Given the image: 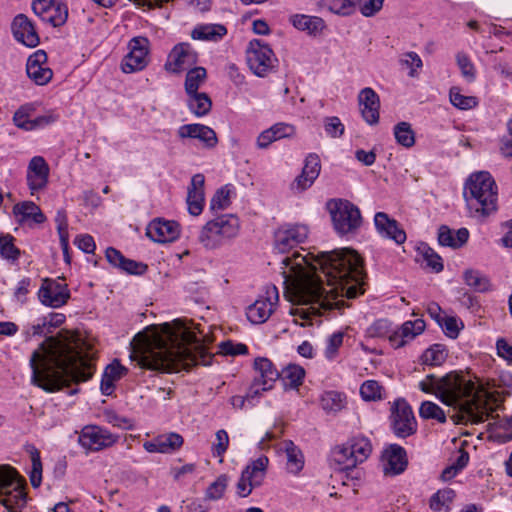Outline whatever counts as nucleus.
I'll return each mask as SVG.
<instances>
[{
	"mask_svg": "<svg viewBox=\"0 0 512 512\" xmlns=\"http://www.w3.org/2000/svg\"><path fill=\"white\" fill-rule=\"evenodd\" d=\"M177 132L180 138L198 139L207 148L215 147L218 142L215 131L203 124H185L180 126Z\"/></svg>",
	"mask_w": 512,
	"mask_h": 512,
	"instance_id": "cd10ccee",
	"label": "nucleus"
},
{
	"mask_svg": "<svg viewBox=\"0 0 512 512\" xmlns=\"http://www.w3.org/2000/svg\"><path fill=\"white\" fill-rule=\"evenodd\" d=\"M447 357L445 348L440 344H434L422 354V362L430 366L441 365Z\"/></svg>",
	"mask_w": 512,
	"mask_h": 512,
	"instance_id": "09e8293b",
	"label": "nucleus"
},
{
	"mask_svg": "<svg viewBox=\"0 0 512 512\" xmlns=\"http://www.w3.org/2000/svg\"><path fill=\"white\" fill-rule=\"evenodd\" d=\"M254 369L258 373V376L254 378L249 387L248 398H256L260 396L262 392L271 390L276 380L280 377V373L268 358H256L254 361Z\"/></svg>",
	"mask_w": 512,
	"mask_h": 512,
	"instance_id": "f8f14e48",
	"label": "nucleus"
},
{
	"mask_svg": "<svg viewBox=\"0 0 512 512\" xmlns=\"http://www.w3.org/2000/svg\"><path fill=\"white\" fill-rule=\"evenodd\" d=\"M335 231L340 235L356 232L362 224L359 208L344 199H331L327 203Z\"/></svg>",
	"mask_w": 512,
	"mask_h": 512,
	"instance_id": "6e6552de",
	"label": "nucleus"
},
{
	"mask_svg": "<svg viewBox=\"0 0 512 512\" xmlns=\"http://www.w3.org/2000/svg\"><path fill=\"white\" fill-rule=\"evenodd\" d=\"M220 353L222 355H245L248 353V347L243 343H234L231 340L223 341L219 344Z\"/></svg>",
	"mask_w": 512,
	"mask_h": 512,
	"instance_id": "69168bd1",
	"label": "nucleus"
},
{
	"mask_svg": "<svg viewBox=\"0 0 512 512\" xmlns=\"http://www.w3.org/2000/svg\"><path fill=\"white\" fill-rule=\"evenodd\" d=\"M233 189L230 185H225L218 189L210 201L212 211H220L228 208L231 204V194Z\"/></svg>",
	"mask_w": 512,
	"mask_h": 512,
	"instance_id": "49530a36",
	"label": "nucleus"
},
{
	"mask_svg": "<svg viewBox=\"0 0 512 512\" xmlns=\"http://www.w3.org/2000/svg\"><path fill=\"white\" fill-rule=\"evenodd\" d=\"M469 215L481 219L497 210V185L488 172L472 174L463 192Z\"/></svg>",
	"mask_w": 512,
	"mask_h": 512,
	"instance_id": "39448f33",
	"label": "nucleus"
},
{
	"mask_svg": "<svg viewBox=\"0 0 512 512\" xmlns=\"http://www.w3.org/2000/svg\"><path fill=\"white\" fill-rule=\"evenodd\" d=\"M390 419L392 430L397 437L406 438L416 432L417 423L406 400L399 398L393 402Z\"/></svg>",
	"mask_w": 512,
	"mask_h": 512,
	"instance_id": "9b49d317",
	"label": "nucleus"
},
{
	"mask_svg": "<svg viewBox=\"0 0 512 512\" xmlns=\"http://www.w3.org/2000/svg\"><path fill=\"white\" fill-rule=\"evenodd\" d=\"M188 95V107L197 117L207 115L212 107V101L206 93H192Z\"/></svg>",
	"mask_w": 512,
	"mask_h": 512,
	"instance_id": "ea45409f",
	"label": "nucleus"
},
{
	"mask_svg": "<svg viewBox=\"0 0 512 512\" xmlns=\"http://www.w3.org/2000/svg\"><path fill=\"white\" fill-rule=\"evenodd\" d=\"M372 446L368 438L363 436L353 437L344 445L335 448L334 459L344 469L356 467L364 462L371 454Z\"/></svg>",
	"mask_w": 512,
	"mask_h": 512,
	"instance_id": "1a4fd4ad",
	"label": "nucleus"
},
{
	"mask_svg": "<svg viewBox=\"0 0 512 512\" xmlns=\"http://www.w3.org/2000/svg\"><path fill=\"white\" fill-rule=\"evenodd\" d=\"M204 183L205 178L203 174H195L191 178V183L188 187L187 205L189 213L193 216H198L203 211L205 201Z\"/></svg>",
	"mask_w": 512,
	"mask_h": 512,
	"instance_id": "c85d7f7f",
	"label": "nucleus"
},
{
	"mask_svg": "<svg viewBox=\"0 0 512 512\" xmlns=\"http://www.w3.org/2000/svg\"><path fill=\"white\" fill-rule=\"evenodd\" d=\"M26 73L36 85H46L52 79L53 72L47 66V54L44 50H37L28 57Z\"/></svg>",
	"mask_w": 512,
	"mask_h": 512,
	"instance_id": "412c9836",
	"label": "nucleus"
},
{
	"mask_svg": "<svg viewBox=\"0 0 512 512\" xmlns=\"http://www.w3.org/2000/svg\"><path fill=\"white\" fill-rule=\"evenodd\" d=\"M382 386L375 380H367L360 387V394L366 401L381 399Z\"/></svg>",
	"mask_w": 512,
	"mask_h": 512,
	"instance_id": "bf43d9fd",
	"label": "nucleus"
},
{
	"mask_svg": "<svg viewBox=\"0 0 512 512\" xmlns=\"http://www.w3.org/2000/svg\"><path fill=\"white\" fill-rule=\"evenodd\" d=\"M229 445V436L224 429H220L215 434V442L212 446V454L215 457H222L227 451Z\"/></svg>",
	"mask_w": 512,
	"mask_h": 512,
	"instance_id": "e2e57ef3",
	"label": "nucleus"
},
{
	"mask_svg": "<svg viewBox=\"0 0 512 512\" xmlns=\"http://www.w3.org/2000/svg\"><path fill=\"white\" fill-rule=\"evenodd\" d=\"M105 256L107 261L114 267L130 274L141 275L146 272L147 265L124 257L117 249L109 247L106 249Z\"/></svg>",
	"mask_w": 512,
	"mask_h": 512,
	"instance_id": "c756f323",
	"label": "nucleus"
},
{
	"mask_svg": "<svg viewBox=\"0 0 512 512\" xmlns=\"http://www.w3.org/2000/svg\"><path fill=\"white\" fill-rule=\"evenodd\" d=\"M309 255L294 251L282 259L285 296L290 301L310 304L318 313H342L348 307L343 297L354 299L364 293L366 274L356 251L344 248L321 252L312 259Z\"/></svg>",
	"mask_w": 512,
	"mask_h": 512,
	"instance_id": "f257e3e1",
	"label": "nucleus"
},
{
	"mask_svg": "<svg viewBox=\"0 0 512 512\" xmlns=\"http://www.w3.org/2000/svg\"><path fill=\"white\" fill-rule=\"evenodd\" d=\"M469 238V231L466 228H460L455 233L449 227L442 225L438 231V242L442 246L459 248L464 245Z\"/></svg>",
	"mask_w": 512,
	"mask_h": 512,
	"instance_id": "f704fd0d",
	"label": "nucleus"
},
{
	"mask_svg": "<svg viewBox=\"0 0 512 512\" xmlns=\"http://www.w3.org/2000/svg\"><path fill=\"white\" fill-rule=\"evenodd\" d=\"M50 168L42 156H34L28 163L26 181L31 195L46 188Z\"/></svg>",
	"mask_w": 512,
	"mask_h": 512,
	"instance_id": "6ab92c4d",
	"label": "nucleus"
},
{
	"mask_svg": "<svg viewBox=\"0 0 512 512\" xmlns=\"http://www.w3.org/2000/svg\"><path fill=\"white\" fill-rule=\"evenodd\" d=\"M455 492L451 489L439 490L430 499V508L434 511H440L442 507L447 506L453 501Z\"/></svg>",
	"mask_w": 512,
	"mask_h": 512,
	"instance_id": "4d7b16f0",
	"label": "nucleus"
},
{
	"mask_svg": "<svg viewBox=\"0 0 512 512\" xmlns=\"http://www.w3.org/2000/svg\"><path fill=\"white\" fill-rule=\"evenodd\" d=\"M307 237V226L284 225L274 234V247L279 253H288L303 243Z\"/></svg>",
	"mask_w": 512,
	"mask_h": 512,
	"instance_id": "f3484780",
	"label": "nucleus"
},
{
	"mask_svg": "<svg viewBox=\"0 0 512 512\" xmlns=\"http://www.w3.org/2000/svg\"><path fill=\"white\" fill-rule=\"evenodd\" d=\"M228 485V477L225 474L220 475L213 483H211L205 492V499L219 500L223 497Z\"/></svg>",
	"mask_w": 512,
	"mask_h": 512,
	"instance_id": "864d4df0",
	"label": "nucleus"
},
{
	"mask_svg": "<svg viewBox=\"0 0 512 512\" xmlns=\"http://www.w3.org/2000/svg\"><path fill=\"white\" fill-rule=\"evenodd\" d=\"M420 417L423 419H434L440 423L446 422V415L440 406L431 401H424L419 409Z\"/></svg>",
	"mask_w": 512,
	"mask_h": 512,
	"instance_id": "8fccbe9b",
	"label": "nucleus"
},
{
	"mask_svg": "<svg viewBox=\"0 0 512 512\" xmlns=\"http://www.w3.org/2000/svg\"><path fill=\"white\" fill-rule=\"evenodd\" d=\"M425 329V322L422 319H416L414 321H406L399 328V331L402 333L408 341L414 339L417 335L421 334Z\"/></svg>",
	"mask_w": 512,
	"mask_h": 512,
	"instance_id": "052dcab7",
	"label": "nucleus"
},
{
	"mask_svg": "<svg viewBox=\"0 0 512 512\" xmlns=\"http://www.w3.org/2000/svg\"><path fill=\"white\" fill-rule=\"evenodd\" d=\"M26 452L30 455L32 469L30 471V482L34 488H38L42 482V462L39 450L32 444L26 445Z\"/></svg>",
	"mask_w": 512,
	"mask_h": 512,
	"instance_id": "a19ab883",
	"label": "nucleus"
},
{
	"mask_svg": "<svg viewBox=\"0 0 512 512\" xmlns=\"http://www.w3.org/2000/svg\"><path fill=\"white\" fill-rule=\"evenodd\" d=\"M33 104H25L22 105L13 115L14 124L25 131L34 130V126L32 125V119H30V115L34 112Z\"/></svg>",
	"mask_w": 512,
	"mask_h": 512,
	"instance_id": "de8ad7c7",
	"label": "nucleus"
},
{
	"mask_svg": "<svg viewBox=\"0 0 512 512\" xmlns=\"http://www.w3.org/2000/svg\"><path fill=\"white\" fill-rule=\"evenodd\" d=\"M197 61L198 55L191 44L182 42L176 44L170 51L164 68L168 72L179 74L189 66L196 64Z\"/></svg>",
	"mask_w": 512,
	"mask_h": 512,
	"instance_id": "a211bd4d",
	"label": "nucleus"
},
{
	"mask_svg": "<svg viewBox=\"0 0 512 512\" xmlns=\"http://www.w3.org/2000/svg\"><path fill=\"white\" fill-rule=\"evenodd\" d=\"M283 449L287 456L288 471L294 474L299 473L304 466L303 453L291 440L283 442Z\"/></svg>",
	"mask_w": 512,
	"mask_h": 512,
	"instance_id": "4c0bfd02",
	"label": "nucleus"
},
{
	"mask_svg": "<svg viewBox=\"0 0 512 512\" xmlns=\"http://www.w3.org/2000/svg\"><path fill=\"white\" fill-rule=\"evenodd\" d=\"M206 78L207 72L204 67L198 66L190 69L186 74L184 83L186 94L197 93Z\"/></svg>",
	"mask_w": 512,
	"mask_h": 512,
	"instance_id": "37998d69",
	"label": "nucleus"
},
{
	"mask_svg": "<svg viewBox=\"0 0 512 512\" xmlns=\"http://www.w3.org/2000/svg\"><path fill=\"white\" fill-rule=\"evenodd\" d=\"M42 304L53 308H59L66 304L70 298L67 285L56 281L45 279L38 292Z\"/></svg>",
	"mask_w": 512,
	"mask_h": 512,
	"instance_id": "aec40b11",
	"label": "nucleus"
},
{
	"mask_svg": "<svg viewBox=\"0 0 512 512\" xmlns=\"http://www.w3.org/2000/svg\"><path fill=\"white\" fill-rule=\"evenodd\" d=\"M374 224L377 232L382 237L391 239L397 244H402L406 241L405 231L395 219L390 218L386 213L377 212L374 216Z\"/></svg>",
	"mask_w": 512,
	"mask_h": 512,
	"instance_id": "a878e982",
	"label": "nucleus"
},
{
	"mask_svg": "<svg viewBox=\"0 0 512 512\" xmlns=\"http://www.w3.org/2000/svg\"><path fill=\"white\" fill-rule=\"evenodd\" d=\"M227 34V28L222 24H200L191 32L195 40L218 42Z\"/></svg>",
	"mask_w": 512,
	"mask_h": 512,
	"instance_id": "72a5a7b5",
	"label": "nucleus"
},
{
	"mask_svg": "<svg viewBox=\"0 0 512 512\" xmlns=\"http://www.w3.org/2000/svg\"><path fill=\"white\" fill-rule=\"evenodd\" d=\"M13 213L20 223L32 220L36 224L45 222L46 217L41 209L32 201H23L13 207Z\"/></svg>",
	"mask_w": 512,
	"mask_h": 512,
	"instance_id": "473e14b6",
	"label": "nucleus"
},
{
	"mask_svg": "<svg viewBox=\"0 0 512 512\" xmlns=\"http://www.w3.org/2000/svg\"><path fill=\"white\" fill-rule=\"evenodd\" d=\"M325 132L333 138L340 137L343 135L345 127L336 116L326 117L324 119Z\"/></svg>",
	"mask_w": 512,
	"mask_h": 512,
	"instance_id": "338daca9",
	"label": "nucleus"
},
{
	"mask_svg": "<svg viewBox=\"0 0 512 512\" xmlns=\"http://www.w3.org/2000/svg\"><path fill=\"white\" fill-rule=\"evenodd\" d=\"M269 129L272 132L275 141L284 138H291L295 135L296 132L295 127L293 125L282 122L272 125Z\"/></svg>",
	"mask_w": 512,
	"mask_h": 512,
	"instance_id": "774afa93",
	"label": "nucleus"
},
{
	"mask_svg": "<svg viewBox=\"0 0 512 512\" xmlns=\"http://www.w3.org/2000/svg\"><path fill=\"white\" fill-rule=\"evenodd\" d=\"M280 376H282L285 389H298L303 383L305 370L299 365L289 364L283 369Z\"/></svg>",
	"mask_w": 512,
	"mask_h": 512,
	"instance_id": "58836bf2",
	"label": "nucleus"
},
{
	"mask_svg": "<svg viewBox=\"0 0 512 512\" xmlns=\"http://www.w3.org/2000/svg\"><path fill=\"white\" fill-rule=\"evenodd\" d=\"M26 481L10 466H0V503L8 512H23L27 504Z\"/></svg>",
	"mask_w": 512,
	"mask_h": 512,
	"instance_id": "0eeeda50",
	"label": "nucleus"
},
{
	"mask_svg": "<svg viewBox=\"0 0 512 512\" xmlns=\"http://www.w3.org/2000/svg\"><path fill=\"white\" fill-rule=\"evenodd\" d=\"M382 457L387 462L385 470L392 474L402 473L407 466L406 451L398 444L386 447Z\"/></svg>",
	"mask_w": 512,
	"mask_h": 512,
	"instance_id": "7c9ffc66",
	"label": "nucleus"
},
{
	"mask_svg": "<svg viewBox=\"0 0 512 512\" xmlns=\"http://www.w3.org/2000/svg\"><path fill=\"white\" fill-rule=\"evenodd\" d=\"M384 0H357V7L365 17L376 15L383 7Z\"/></svg>",
	"mask_w": 512,
	"mask_h": 512,
	"instance_id": "0e129e2a",
	"label": "nucleus"
},
{
	"mask_svg": "<svg viewBox=\"0 0 512 512\" xmlns=\"http://www.w3.org/2000/svg\"><path fill=\"white\" fill-rule=\"evenodd\" d=\"M146 235L157 243L173 242L180 235L179 224L176 221L157 218L148 224Z\"/></svg>",
	"mask_w": 512,
	"mask_h": 512,
	"instance_id": "4be33fe9",
	"label": "nucleus"
},
{
	"mask_svg": "<svg viewBox=\"0 0 512 512\" xmlns=\"http://www.w3.org/2000/svg\"><path fill=\"white\" fill-rule=\"evenodd\" d=\"M321 407L326 412H339L346 404V397L337 391H326L321 395Z\"/></svg>",
	"mask_w": 512,
	"mask_h": 512,
	"instance_id": "79ce46f5",
	"label": "nucleus"
},
{
	"mask_svg": "<svg viewBox=\"0 0 512 512\" xmlns=\"http://www.w3.org/2000/svg\"><path fill=\"white\" fill-rule=\"evenodd\" d=\"M418 250L423 256L427 267H430L437 273L443 270L442 258L432 248L423 244Z\"/></svg>",
	"mask_w": 512,
	"mask_h": 512,
	"instance_id": "5fc2aeb1",
	"label": "nucleus"
},
{
	"mask_svg": "<svg viewBox=\"0 0 512 512\" xmlns=\"http://www.w3.org/2000/svg\"><path fill=\"white\" fill-rule=\"evenodd\" d=\"M33 12L52 27L63 26L68 19V7L58 0H33Z\"/></svg>",
	"mask_w": 512,
	"mask_h": 512,
	"instance_id": "4468645a",
	"label": "nucleus"
},
{
	"mask_svg": "<svg viewBox=\"0 0 512 512\" xmlns=\"http://www.w3.org/2000/svg\"><path fill=\"white\" fill-rule=\"evenodd\" d=\"M55 222L57 225V231L59 234L60 244L62 250L66 252L67 248H69V233H68V221L66 212L64 210H59L55 217Z\"/></svg>",
	"mask_w": 512,
	"mask_h": 512,
	"instance_id": "6e6d98bb",
	"label": "nucleus"
},
{
	"mask_svg": "<svg viewBox=\"0 0 512 512\" xmlns=\"http://www.w3.org/2000/svg\"><path fill=\"white\" fill-rule=\"evenodd\" d=\"M279 301V292L276 286L266 287L265 297H260L251 304L246 311L248 320L253 324L266 322Z\"/></svg>",
	"mask_w": 512,
	"mask_h": 512,
	"instance_id": "2eb2a0df",
	"label": "nucleus"
},
{
	"mask_svg": "<svg viewBox=\"0 0 512 512\" xmlns=\"http://www.w3.org/2000/svg\"><path fill=\"white\" fill-rule=\"evenodd\" d=\"M150 42L146 37L138 36L128 42V54L121 62L124 73H134L143 70L149 63Z\"/></svg>",
	"mask_w": 512,
	"mask_h": 512,
	"instance_id": "ddd939ff",
	"label": "nucleus"
},
{
	"mask_svg": "<svg viewBox=\"0 0 512 512\" xmlns=\"http://www.w3.org/2000/svg\"><path fill=\"white\" fill-rule=\"evenodd\" d=\"M394 137L396 142L405 147L411 148L415 144V133L411 127V124L405 121L399 122L394 126L393 129Z\"/></svg>",
	"mask_w": 512,
	"mask_h": 512,
	"instance_id": "c03bdc74",
	"label": "nucleus"
},
{
	"mask_svg": "<svg viewBox=\"0 0 512 512\" xmlns=\"http://www.w3.org/2000/svg\"><path fill=\"white\" fill-rule=\"evenodd\" d=\"M290 22L296 29L314 36L320 34L325 28L324 20L317 16L295 14L290 17Z\"/></svg>",
	"mask_w": 512,
	"mask_h": 512,
	"instance_id": "2f4dec72",
	"label": "nucleus"
},
{
	"mask_svg": "<svg viewBox=\"0 0 512 512\" xmlns=\"http://www.w3.org/2000/svg\"><path fill=\"white\" fill-rule=\"evenodd\" d=\"M247 62L255 75L264 77L273 70L277 58L267 44L259 39H254L250 41L247 49Z\"/></svg>",
	"mask_w": 512,
	"mask_h": 512,
	"instance_id": "9d476101",
	"label": "nucleus"
},
{
	"mask_svg": "<svg viewBox=\"0 0 512 512\" xmlns=\"http://www.w3.org/2000/svg\"><path fill=\"white\" fill-rule=\"evenodd\" d=\"M269 460L266 456H260L253 460L246 468L242 471L245 474V478H249L251 486H259L265 476L266 469Z\"/></svg>",
	"mask_w": 512,
	"mask_h": 512,
	"instance_id": "c9c22d12",
	"label": "nucleus"
},
{
	"mask_svg": "<svg viewBox=\"0 0 512 512\" xmlns=\"http://www.w3.org/2000/svg\"><path fill=\"white\" fill-rule=\"evenodd\" d=\"M11 30L14 38L27 47H36L40 42L33 22L25 14H18L14 17Z\"/></svg>",
	"mask_w": 512,
	"mask_h": 512,
	"instance_id": "5701e85b",
	"label": "nucleus"
},
{
	"mask_svg": "<svg viewBox=\"0 0 512 512\" xmlns=\"http://www.w3.org/2000/svg\"><path fill=\"white\" fill-rule=\"evenodd\" d=\"M95 353L77 333L61 331L48 337L30 358L31 382L48 393L71 382H85L95 372Z\"/></svg>",
	"mask_w": 512,
	"mask_h": 512,
	"instance_id": "f03ea898",
	"label": "nucleus"
},
{
	"mask_svg": "<svg viewBox=\"0 0 512 512\" xmlns=\"http://www.w3.org/2000/svg\"><path fill=\"white\" fill-rule=\"evenodd\" d=\"M323 5L332 13L350 16L357 9V0H322Z\"/></svg>",
	"mask_w": 512,
	"mask_h": 512,
	"instance_id": "a18cd8bd",
	"label": "nucleus"
},
{
	"mask_svg": "<svg viewBox=\"0 0 512 512\" xmlns=\"http://www.w3.org/2000/svg\"><path fill=\"white\" fill-rule=\"evenodd\" d=\"M450 101L458 109L469 110L477 106V99L473 96L462 95L458 88H451Z\"/></svg>",
	"mask_w": 512,
	"mask_h": 512,
	"instance_id": "603ef678",
	"label": "nucleus"
},
{
	"mask_svg": "<svg viewBox=\"0 0 512 512\" xmlns=\"http://www.w3.org/2000/svg\"><path fill=\"white\" fill-rule=\"evenodd\" d=\"M419 388L425 393L435 394L442 403L457 409L463 418L473 423L484 422L492 412L488 402L491 393L456 373L442 378L429 374L419 383Z\"/></svg>",
	"mask_w": 512,
	"mask_h": 512,
	"instance_id": "20e7f679",
	"label": "nucleus"
},
{
	"mask_svg": "<svg viewBox=\"0 0 512 512\" xmlns=\"http://www.w3.org/2000/svg\"><path fill=\"white\" fill-rule=\"evenodd\" d=\"M132 358L141 368L162 373L189 370L195 365H209L212 358L198 347L199 339L187 329L173 331L165 324L162 333H138L134 338Z\"/></svg>",
	"mask_w": 512,
	"mask_h": 512,
	"instance_id": "7ed1b4c3",
	"label": "nucleus"
},
{
	"mask_svg": "<svg viewBox=\"0 0 512 512\" xmlns=\"http://www.w3.org/2000/svg\"><path fill=\"white\" fill-rule=\"evenodd\" d=\"M390 332V322L387 319H378L367 328L366 336L369 338H383L388 336Z\"/></svg>",
	"mask_w": 512,
	"mask_h": 512,
	"instance_id": "13d9d810",
	"label": "nucleus"
},
{
	"mask_svg": "<svg viewBox=\"0 0 512 512\" xmlns=\"http://www.w3.org/2000/svg\"><path fill=\"white\" fill-rule=\"evenodd\" d=\"M457 65L461 71L462 76L469 82L475 79V67L470 58L462 52L456 55Z\"/></svg>",
	"mask_w": 512,
	"mask_h": 512,
	"instance_id": "680f3d73",
	"label": "nucleus"
},
{
	"mask_svg": "<svg viewBox=\"0 0 512 512\" xmlns=\"http://www.w3.org/2000/svg\"><path fill=\"white\" fill-rule=\"evenodd\" d=\"M463 279L465 284L476 292L485 293L492 290L490 279L478 270H466Z\"/></svg>",
	"mask_w": 512,
	"mask_h": 512,
	"instance_id": "e433bc0d",
	"label": "nucleus"
},
{
	"mask_svg": "<svg viewBox=\"0 0 512 512\" xmlns=\"http://www.w3.org/2000/svg\"><path fill=\"white\" fill-rule=\"evenodd\" d=\"M118 437L107 429L97 425L83 427L79 435V444L89 451H100L111 447L117 442Z\"/></svg>",
	"mask_w": 512,
	"mask_h": 512,
	"instance_id": "dca6fc26",
	"label": "nucleus"
},
{
	"mask_svg": "<svg viewBox=\"0 0 512 512\" xmlns=\"http://www.w3.org/2000/svg\"><path fill=\"white\" fill-rule=\"evenodd\" d=\"M240 230V221L233 214H224L208 221L200 230L198 240L206 249L212 250L235 238Z\"/></svg>",
	"mask_w": 512,
	"mask_h": 512,
	"instance_id": "423d86ee",
	"label": "nucleus"
},
{
	"mask_svg": "<svg viewBox=\"0 0 512 512\" xmlns=\"http://www.w3.org/2000/svg\"><path fill=\"white\" fill-rule=\"evenodd\" d=\"M183 437L175 432L158 435L143 444L144 449L149 453H173L183 445Z\"/></svg>",
	"mask_w": 512,
	"mask_h": 512,
	"instance_id": "b1692460",
	"label": "nucleus"
},
{
	"mask_svg": "<svg viewBox=\"0 0 512 512\" xmlns=\"http://www.w3.org/2000/svg\"><path fill=\"white\" fill-rule=\"evenodd\" d=\"M11 235L0 236V256L8 261L15 262L20 256V250L14 245Z\"/></svg>",
	"mask_w": 512,
	"mask_h": 512,
	"instance_id": "3c124183",
	"label": "nucleus"
},
{
	"mask_svg": "<svg viewBox=\"0 0 512 512\" xmlns=\"http://www.w3.org/2000/svg\"><path fill=\"white\" fill-rule=\"evenodd\" d=\"M321 171L320 158L315 153H310L304 163L301 174L292 183V189L302 192L312 186Z\"/></svg>",
	"mask_w": 512,
	"mask_h": 512,
	"instance_id": "393cba45",
	"label": "nucleus"
},
{
	"mask_svg": "<svg viewBox=\"0 0 512 512\" xmlns=\"http://www.w3.org/2000/svg\"><path fill=\"white\" fill-rule=\"evenodd\" d=\"M358 102L363 119L370 125L379 121L380 100L372 88H364L358 95Z\"/></svg>",
	"mask_w": 512,
	"mask_h": 512,
	"instance_id": "bb28decb",
	"label": "nucleus"
}]
</instances>
